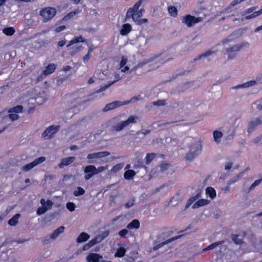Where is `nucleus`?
Instances as JSON below:
<instances>
[{
    "label": "nucleus",
    "mask_w": 262,
    "mask_h": 262,
    "mask_svg": "<svg viewBox=\"0 0 262 262\" xmlns=\"http://www.w3.org/2000/svg\"><path fill=\"white\" fill-rule=\"evenodd\" d=\"M56 14V9L52 7H46L40 11V15L43 18L44 22H47L54 17Z\"/></svg>",
    "instance_id": "20e7f679"
},
{
    "label": "nucleus",
    "mask_w": 262,
    "mask_h": 262,
    "mask_svg": "<svg viewBox=\"0 0 262 262\" xmlns=\"http://www.w3.org/2000/svg\"><path fill=\"white\" fill-rule=\"evenodd\" d=\"M89 238L90 235L88 233L85 232H82L77 238L76 242L78 243H81L87 241Z\"/></svg>",
    "instance_id": "aec40b11"
},
{
    "label": "nucleus",
    "mask_w": 262,
    "mask_h": 262,
    "mask_svg": "<svg viewBox=\"0 0 262 262\" xmlns=\"http://www.w3.org/2000/svg\"><path fill=\"white\" fill-rule=\"evenodd\" d=\"M262 123V120L260 118L255 119L254 121H251L248 123L247 132L248 133L252 132L256 127Z\"/></svg>",
    "instance_id": "f8f14e48"
},
{
    "label": "nucleus",
    "mask_w": 262,
    "mask_h": 262,
    "mask_svg": "<svg viewBox=\"0 0 262 262\" xmlns=\"http://www.w3.org/2000/svg\"><path fill=\"white\" fill-rule=\"evenodd\" d=\"M256 83V82L255 80H250L248 82H247L246 83H244L242 84H239L238 85L235 86L234 87V89H239V88H248L250 86H252L255 85Z\"/></svg>",
    "instance_id": "5701e85b"
},
{
    "label": "nucleus",
    "mask_w": 262,
    "mask_h": 262,
    "mask_svg": "<svg viewBox=\"0 0 262 262\" xmlns=\"http://www.w3.org/2000/svg\"><path fill=\"white\" fill-rule=\"evenodd\" d=\"M223 133L221 132L218 130H215L213 132V136L214 141L219 143L221 142V138L223 137Z\"/></svg>",
    "instance_id": "cd10ccee"
},
{
    "label": "nucleus",
    "mask_w": 262,
    "mask_h": 262,
    "mask_svg": "<svg viewBox=\"0 0 262 262\" xmlns=\"http://www.w3.org/2000/svg\"><path fill=\"white\" fill-rule=\"evenodd\" d=\"M136 174V173L134 170L129 169L125 171L124 178L125 180H129L133 179Z\"/></svg>",
    "instance_id": "a878e982"
},
{
    "label": "nucleus",
    "mask_w": 262,
    "mask_h": 262,
    "mask_svg": "<svg viewBox=\"0 0 262 262\" xmlns=\"http://www.w3.org/2000/svg\"><path fill=\"white\" fill-rule=\"evenodd\" d=\"M156 154L155 153H148L145 157V161L146 164H149L155 158Z\"/></svg>",
    "instance_id": "e433bc0d"
},
{
    "label": "nucleus",
    "mask_w": 262,
    "mask_h": 262,
    "mask_svg": "<svg viewBox=\"0 0 262 262\" xmlns=\"http://www.w3.org/2000/svg\"><path fill=\"white\" fill-rule=\"evenodd\" d=\"M93 50L92 48H89L88 53L83 56V61L84 63H86L89 60Z\"/></svg>",
    "instance_id": "37998d69"
},
{
    "label": "nucleus",
    "mask_w": 262,
    "mask_h": 262,
    "mask_svg": "<svg viewBox=\"0 0 262 262\" xmlns=\"http://www.w3.org/2000/svg\"><path fill=\"white\" fill-rule=\"evenodd\" d=\"M34 167H35V166L34 165L33 162H32L30 163L24 165L22 167V170L25 171H27L31 170Z\"/></svg>",
    "instance_id": "a18cd8bd"
},
{
    "label": "nucleus",
    "mask_w": 262,
    "mask_h": 262,
    "mask_svg": "<svg viewBox=\"0 0 262 262\" xmlns=\"http://www.w3.org/2000/svg\"><path fill=\"white\" fill-rule=\"evenodd\" d=\"M132 31V26L128 23L122 25V27L120 30V34L122 36L127 35L129 32Z\"/></svg>",
    "instance_id": "2eb2a0df"
},
{
    "label": "nucleus",
    "mask_w": 262,
    "mask_h": 262,
    "mask_svg": "<svg viewBox=\"0 0 262 262\" xmlns=\"http://www.w3.org/2000/svg\"><path fill=\"white\" fill-rule=\"evenodd\" d=\"M262 14V8L257 11H255L253 13L246 16V19H249L252 18H255L260 15Z\"/></svg>",
    "instance_id": "58836bf2"
},
{
    "label": "nucleus",
    "mask_w": 262,
    "mask_h": 262,
    "mask_svg": "<svg viewBox=\"0 0 262 262\" xmlns=\"http://www.w3.org/2000/svg\"><path fill=\"white\" fill-rule=\"evenodd\" d=\"M136 117L134 116H130L126 120L122 121L114 126V130L120 132L127 126L130 123H136Z\"/></svg>",
    "instance_id": "6e6552de"
},
{
    "label": "nucleus",
    "mask_w": 262,
    "mask_h": 262,
    "mask_svg": "<svg viewBox=\"0 0 262 262\" xmlns=\"http://www.w3.org/2000/svg\"><path fill=\"white\" fill-rule=\"evenodd\" d=\"M206 194L208 195L211 199H214L216 196V191L215 189L211 187H207L206 189Z\"/></svg>",
    "instance_id": "c85d7f7f"
},
{
    "label": "nucleus",
    "mask_w": 262,
    "mask_h": 262,
    "mask_svg": "<svg viewBox=\"0 0 262 262\" xmlns=\"http://www.w3.org/2000/svg\"><path fill=\"white\" fill-rule=\"evenodd\" d=\"M170 164L167 163H162L160 165L161 169L162 171H165L169 167Z\"/></svg>",
    "instance_id": "603ef678"
},
{
    "label": "nucleus",
    "mask_w": 262,
    "mask_h": 262,
    "mask_svg": "<svg viewBox=\"0 0 262 262\" xmlns=\"http://www.w3.org/2000/svg\"><path fill=\"white\" fill-rule=\"evenodd\" d=\"M91 247H92L90 246V245H89V243H88L87 244H86L85 245H84L83 246L82 250H84V251H86V250H88V249H89Z\"/></svg>",
    "instance_id": "338daca9"
},
{
    "label": "nucleus",
    "mask_w": 262,
    "mask_h": 262,
    "mask_svg": "<svg viewBox=\"0 0 262 262\" xmlns=\"http://www.w3.org/2000/svg\"><path fill=\"white\" fill-rule=\"evenodd\" d=\"M127 62V59L124 57H122L119 64L120 68H123L126 64Z\"/></svg>",
    "instance_id": "4d7b16f0"
},
{
    "label": "nucleus",
    "mask_w": 262,
    "mask_h": 262,
    "mask_svg": "<svg viewBox=\"0 0 262 262\" xmlns=\"http://www.w3.org/2000/svg\"><path fill=\"white\" fill-rule=\"evenodd\" d=\"M101 241V239H100L99 237H96L91 241H90L88 243H89V245H90V246L93 247L95 245L99 243Z\"/></svg>",
    "instance_id": "c03bdc74"
},
{
    "label": "nucleus",
    "mask_w": 262,
    "mask_h": 262,
    "mask_svg": "<svg viewBox=\"0 0 262 262\" xmlns=\"http://www.w3.org/2000/svg\"><path fill=\"white\" fill-rule=\"evenodd\" d=\"M232 166V163L231 162L228 163L225 166V169L227 170H230Z\"/></svg>",
    "instance_id": "69168bd1"
},
{
    "label": "nucleus",
    "mask_w": 262,
    "mask_h": 262,
    "mask_svg": "<svg viewBox=\"0 0 262 262\" xmlns=\"http://www.w3.org/2000/svg\"><path fill=\"white\" fill-rule=\"evenodd\" d=\"M23 110V107L21 105H18L13 107H12L9 109L8 112L9 113H14L16 114L21 113Z\"/></svg>",
    "instance_id": "72a5a7b5"
},
{
    "label": "nucleus",
    "mask_w": 262,
    "mask_h": 262,
    "mask_svg": "<svg viewBox=\"0 0 262 262\" xmlns=\"http://www.w3.org/2000/svg\"><path fill=\"white\" fill-rule=\"evenodd\" d=\"M182 235H178V236H176L174 237H171V238H170L168 239H166L165 237L167 236L165 233H163L161 234L158 238V239L159 240V242H160L161 241V239H162V241L159 244L153 247V250L154 251L157 250L163 246L164 245L167 244L168 243H170L177 239L181 238L182 237Z\"/></svg>",
    "instance_id": "7ed1b4c3"
},
{
    "label": "nucleus",
    "mask_w": 262,
    "mask_h": 262,
    "mask_svg": "<svg viewBox=\"0 0 262 262\" xmlns=\"http://www.w3.org/2000/svg\"><path fill=\"white\" fill-rule=\"evenodd\" d=\"M96 170V167L94 165H88L85 167L84 171V173H94V175H95V174H96V173H95Z\"/></svg>",
    "instance_id": "2f4dec72"
},
{
    "label": "nucleus",
    "mask_w": 262,
    "mask_h": 262,
    "mask_svg": "<svg viewBox=\"0 0 262 262\" xmlns=\"http://www.w3.org/2000/svg\"><path fill=\"white\" fill-rule=\"evenodd\" d=\"M86 40L83 38L81 35H79L78 36L74 37L70 41L68 45H67V47L68 48L72 46V45L78 43L79 42H85Z\"/></svg>",
    "instance_id": "6ab92c4d"
},
{
    "label": "nucleus",
    "mask_w": 262,
    "mask_h": 262,
    "mask_svg": "<svg viewBox=\"0 0 262 262\" xmlns=\"http://www.w3.org/2000/svg\"><path fill=\"white\" fill-rule=\"evenodd\" d=\"M46 160V158L44 157H40L38 158L35 159L32 162L34 165L35 166L38 164L42 163Z\"/></svg>",
    "instance_id": "de8ad7c7"
},
{
    "label": "nucleus",
    "mask_w": 262,
    "mask_h": 262,
    "mask_svg": "<svg viewBox=\"0 0 262 262\" xmlns=\"http://www.w3.org/2000/svg\"><path fill=\"white\" fill-rule=\"evenodd\" d=\"M165 103L166 101L165 100H159L153 102L154 105L157 106H163L165 105Z\"/></svg>",
    "instance_id": "864d4df0"
},
{
    "label": "nucleus",
    "mask_w": 262,
    "mask_h": 262,
    "mask_svg": "<svg viewBox=\"0 0 262 262\" xmlns=\"http://www.w3.org/2000/svg\"><path fill=\"white\" fill-rule=\"evenodd\" d=\"M59 125H52L47 127L42 133V137L45 139H51L53 135L57 133L60 129Z\"/></svg>",
    "instance_id": "39448f33"
},
{
    "label": "nucleus",
    "mask_w": 262,
    "mask_h": 262,
    "mask_svg": "<svg viewBox=\"0 0 262 262\" xmlns=\"http://www.w3.org/2000/svg\"><path fill=\"white\" fill-rule=\"evenodd\" d=\"M232 239L236 245H242L243 243V239L238 238V235L233 234L231 235Z\"/></svg>",
    "instance_id": "4c0bfd02"
},
{
    "label": "nucleus",
    "mask_w": 262,
    "mask_h": 262,
    "mask_svg": "<svg viewBox=\"0 0 262 262\" xmlns=\"http://www.w3.org/2000/svg\"><path fill=\"white\" fill-rule=\"evenodd\" d=\"M40 203L42 206L38 208L36 210V214L38 215L44 214L48 209L52 208L53 205L52 201L50 200L46 201L44 199H41Z\"/></svg>",
    "instance_id": "0eeeda50"
},
{
    "label": "nucleus",
    "mask_w": 262,
    "mask_h": 262,
    "mask_svg": "<svg viewBox=\"0 0 262 262\" xmlns=\"http://www.w3.org/2000/svg\"><path fill=\"white\" fill-rule=\"evenodd\" d=\"M140 228V222L139 220L135 219L130 222L126 226L128 230L138 229Z\"/></svg>",
    "instance_id": "f3484780"
},
{
    "label": "nucleus",
    "mask_w": 262,
    "mask_h": 262,
    "mask_svg": "<svg viewBox=\"0 0 262 262\" xmlns=\"http://www.w3.org/2000/svg\"><path fill=\"white\" fill-rule=\"evenodd\" d=\"M107 166L104 167V166H100L99 167H98L97 168H96V174H98L99 173H100L102 171H103L104 170H105L106 168H107Z\"/></svg>",
    "instance_id": "13d9d810"
},
{
    "label": "nucleus",
    "mask_w": 262,
    "mask_h": 262,
    "mask_svg": "<svg viewBox=\"0 0 262 262\" xmlns=\"http://www.w3.org/2000/svg\"><path fill=\"white\" fill-rule=\"evenodd\" d=\"M66 43V41L65 40H60L58 42V46L59 47H62L65 45Z\"/></svg>",
    "instance_id": "774afa93"
},
{
    "label": "nucleus",
    "mask_w": 262,
    "mask_h": 262,
    "mask_svg": "<svg viewBox=\"0 0 262 262\" xmlns=\"http://www.w3.org/2000/svg\"><path fill=\"white\" fill-rule=\"evenodd\" d=\"M67 209L71 212L73 211L75 209V205L73 202H69L66 205Z\"/></svg>",
    "instance_id": "09e8293b"
},
{
    "label": "nucleus",
    "mask_w": 262,
    "mask_h": 262,
    "mask_svg": "<svg viewBox=\"0 0 262 262\" xmlns=\"http://www.w3.org/2000/svg\"><path fill=\"white\" fill-rule=\"evenodd\" d=\"M3 32L7 36H12L15 33V29L11 27H7L3 30Z\"/></svg>",
    "instance_id": "f704fd0d"
},
{
    "label": "nucleus",
    "mask_w": 262,
    "mask_h": 262,
    "mask_svg": "<svg viewBox=\"0 0 262 262\" xmlns=\"http://www.w3.org/2000/svg\"><path fill=\"white\" fill-rule=\"evenodd\" d=\"M134 204V201H129L127 203H126L124 204V206L126 208H129L131 207H132Z\"/></svg>",
    "instance_id": "680f3d73"
},
{
    "label": "nucleus",
    "mask_w": 262,
    "mask_h": 262,
    "mask_svg": "<svg viewBox=\"0 0 262 262\" xmlns=\"http://www.w3.org/2000/svg\"><path fill=\"white\" fill-rule=\"evenodd\" d=\"M97 159H100L107 157L110 155V152L107 151H103L96 152Z\"/></svg>",
    "instance_id": "79ce46f5"
},
{
    "label": "nucleus",
    "mask_w": 262,
    "mask_h": 262,
    "mask_svg": "<svg viewBox=\"0 0 262 262\" xmlns=\"http://www.w3.org/2000/svg\"><path fill=\"white\" fill-rule=\"evenodd\" d=\"M241 46L239 45H235L226 50V52L228 55V59H232L236 56V52L239 51L241 49Z\"/></svg>",
    "instance_id": "9b49d317"
},
{
    "label": "nucleus",
    "mask_w": 262,
    "mask_h": 262,
    "mask_svg": "<svg viewBox=\"0 0 262 262\" xmlns=\"http://www.w3.org/2000/svg\"><path fill=\"white\" fill-rule=\"evenodd\" d=\"M102 256L98 253H90L86 257L88 262H99Z\"/></svg>",
    "instance_id": "ddd939ff"
},
{
    "label": "nucleus",
    "mask_w": 262,
    "mask_h": 262,
    "mask_svg": "<svg viewBox=\"0 0 262 262\" xmlns=\"http://www.w3.org/2000/svg\"><path fill=\"white\" fill-rule=\"evenodd\" d=\"M215 53V52H214V51H212L211 50H208L207 51H206L204 53L202 54L196 56L195 57V58L194 59V60L196 61V60L201 59L203 57H207Z\"/></svg>",
    "instance_id": "7c9ffc66"
},
{
    "label": "nucleus",
    "mask_w": 262,
    "mask_h": 262,
    "mask_svg": "<svg viewBox=\"0 0 262 262\" xmlns=\"http://www.w3.org/2000/svg\"><path fill=\"white\" fill-rule=\"evenodd\" d=\"M224 243V241H219V242H214V243L211 244V245L208 246L206 248H204L202 250V252H206L207 251H208V250H212V249L216 248L217 246L223 244Z\"/></svg>",
    "instance_id": "412c9836"
},
{
    "label": "nucleus",
    "mask_w": 262,
    "mask_h": 262,
    "mask_svg": "<svg viewBox=\"0 0 262 262\" xmlns=\"http://www.w3.org/2000/svg\"><path fill=\"white\" fill-rule=\"evenodd\" d=\"M202 18L200 17H196L190 14H187L182 19V23L188 27H191L196 23L202 21Z\"/></svg>",
    "instance_id": "423d86ee"
},
{
    "label": "nucleus",
    "mask_w": 262,
    "mask_h": 262,
    "mask_svg": "<svg viewBox=\"0 0 262 262\" xmlns=\"http://www.w3.org/2000/svg\"><path fill=\"white\" fill-rule=\"evenodd\" d=\"M145 167L144 165V163L142 160H138L134 164V168H142Z\"/></svg>",
    "instance_id": "8fccbe9b"
},
{
    "label": "nucleus",
    "mask_w": 262,
    "mask_h": 262,
    "mask_svg": "<svg viewBox=\"0 0 262 262\" xmlns=\"http://www.w3.org/2000/svg\"><path fill=\"white\" fill-rule=\"evenodd\" d=\"M20 217V214L17 213L8 221V224L11 226H15L18 222V219Z\"/></svg>",
    "instance_id": "4be33fe9"
},
{
    "label": "nucleus",
    "mask_w": 262,
    "mask_h": 262,
    "mask_svg": "<svg viewBox=\"0 0 262 262\" xmlns=\"http://www.w3.org/2000/svg\"><path fill=\"white\" fill-rule=\"evenodd\" d=\"M202 150V145L199 142H196L190 146V150L185 157L186 160L191 161L197 156Z\"/></svg>",
    "instance_id": "f03ea898"
},
{
    "label": "nucleus",
    "mask_w": 262,
    "mask_h": 262,
    "mask_svg": "<svg viewBox=\"0 0 262 262\" xmlns=\"http://www.w3.org/2000/svg\"><path fill=\"white\" fill-rule=\"evenodd\" d=\"M123 167V164L122 163H118L115 165L111 169L112 172L116 173L120 171Z\"/></svg>",
    "instance_id": "a19ab883"
},
{
    "label": "nucleus",
    "mask_w": 262,
    "mask_h": 262,
    "mask_svg": "<svg viewBox=\"0 0 262 262\" xmlns=\"http://www.w3.org/2000/svg\"><path fill=\"white\" fill-rule=\"evenodd\" d=\"M23 110V107L21 105H18L13 107H12L9 109L8 112L9 113H14L16 114L21 113Z\"/></svg>",
    "instance_id": "473e14b6"
},
{
    "label": "nucleus",
    "mask_w": 262,
    "mask_h": 262,
    "mask_svg": "<svg viewBox=\"0 0 262 262\" xmlns=\"http://www.w3.org/2000/svg\"><path fill=\"white\" fill-rule=\"evenodd\" d=\"M87 159H97L96 152L88 154L87 156Z\"/></svg>",
    "instance_id": "052dcab7"
},
{
    "label": "nucleus",
    "mask_w": 262,
    "mask_h": 262,
    "mask_svg": "<svg viewBox=\"0 0 262 262\" xmlns=\"http://www.w3.org/2000/svg\"><path fill=\"white\" fill-rule=\"evenodd\" d=\"M244 0H233L230 4V7H234L235 5L240 4Z\"/></svg>",
    "instance_id": "bf43d9fd"
},
{
    "label": "nucleus",
    "mask_w": 262,
    "mask_h": 262,
    "mask_svg": "<svg viewBox=\"0 0 262 262\" xmlns=\"http://www.w3.org/2000/svg\"><path fill=\"white\" fill-rule=\"evenodd\" d=\"M201 196L200 193H197L195 195L191 196L187 201L185 208H188L195 201Z\"/></svg>",
    "instance_id": "393cba45"
},
{
    "label": "nucleus",
    "mask_w": 262,
    "mask_h": 262,
    "mask_svg": "<svg viewBox=\"0 0 262 262\" xmlns=\"http://www.w3.org/2000/svg\"><path fill=\"white\" fill-rule=\"evenodd\" d=\"M168 10L171 16L175 17L178 15V10L174 6L168 7Z\"/></svg>",
    "instance_id": "c9c22d12"
},
{
    "label": "nucleus",
    "mask_w": 262,
    "mask_h": 262,
    "mask_svg": "<svg viewBox=\"0 0 262 262\" xmlns=\"http://www.w3.org/2000/svg\"><path fill=\"white\" fill-rule=\"evenodd\" d=\"M128 233V230L127 229H124L120 230L118 232V235L121 237L126 238H127V234Z\"/></svg>",
    "instance_id": "49530a36"
},
{
    "label": "nucleus",
    "mask_w": 262,
    "mask_h": 262,
    "mask_svg": "<svg viewBox=\"0 0 262 262\" xmlns=\"http://www.w3.org/2000/svg\"><path fill=\"white\" fill-rule=\"evenodd\" d=\"M126 251V250L125 248L120 247L117 250L114 256L116 257H122L125 255Z\"/></svg>",
    "instance_id": "c756f323"
},
{
    "label": "nucleus",
    "mask_w": 262,
    "mask_h": 262,
    "mask_svg": "<svg viewBox=\"0 0 262 262\" xmlns=\"http://www.w3.org/2000/svg\"><path fill=\"white\" fill-rule=\"evenodd\" d=\"M209 203V201L206 199H199L192 206L193 209L198 208L200 207L205 206Z\"/></svg>",
    "instance_id": "a211bd4d"
},
{
    "label": "nucleus",
    "mask_w": 262,
    "mask_h": 262,
    "mask_svg": "<svg viewBox=\"0 0 262 262\" xmlns=\"http://www.w3.org/2000/svg\"><path fill=\"white\" fill-rule=\"evenodd\" d=\"M56 69V65L54 63H49L42 72V75L47 76L54 72Z\"/></svg>",
    "instance_id": "dca6fc26"
},
{
    "label": "nucleus",
    "mask_w": 262,
    "mask_h": 262,
    "mask_svg": "<svg viewBox=\"0 0 262 262\" xmlns=\"http://www.w3.org/2000/svg\"><path fill=\"white\" fill-rule=\"evenodd\" d=\"M115 81H112L110 83L105 85L104 86L101 87L97 91V93H99L104 91L106 89L110 86L112 84H113Z\"/></svg>",
    "instance_id": "6e6d98bb"
},
{
    "label": "nucleus",
    "mask_w": 262,
    "mask_h": 262,
    "mask_svg": "<svg viewBox=\"0 0 262 262\" xmlns=\"http://www.w3.org/2000/svg\"><path fill=\"white\" fill-rule=\"evenodd\" d=\"M127 104L125 102H122L120 101L116 100L111 103L107 104L103 108V111L104 112H107L110 110H114L122 105Z\"/></svg>",
    "instance_id": "9d476101"
},
{
    "label": "nucleus",
    "mask_w": 262,
    "mask_h": 262,
    "mask_svg": "<svg viewBox=\"0 0 262 262\" xmlns=\"http://www.w3.org/2000/svg\"><path fill=\"white\" fill-rule=\"evenodd\" d=\"M9 118L12 120V121H15L17 120L19 118V116L16 113H9Z\"/></svg>",
    "instance_id": "3c124183"
},
{
    "label": "nucleus",
    "mask_w": 262,
    "mask_h": 262,
    "mask_svg": "<svg viewBox=\"0 0 262 262\" xmlns=\"http://www.w3.org/2000/svg\"><path fill=\"white\" fill-rule=\"evenodd\" d=\"M81 11V10L78 9H74L73 11L69 12L68 14L66 15L63 17V19L65 20H67L73 17L75 15L79 13Z\"/></svg>",
    "instance_id": "bb28decb"
},
{
    "label": "nucleus",
    "mask_w": 262,
    "mask_h": 262,
    "mask_svg": "<svg viewBox=\"0 0 262 262\" xmlns=\"http://www.w3.org/2000/svg\"><path fill=\"white\" fill-rule=\"evenodd\" d=\"M262 181L261 179H259L258 180H255L253 183L251 185L250 189H252L257 185H258Z\"/></svg>",
    "instance_id": "5fc2aeb1"
},
{
    "label": "nucleus",
    "mask_w": 262,
    "mask_h": 262,
    "mask_svg": "<svg viewBox=\"0 0 262 262\" xmlns=\"http://www.w3.org/2000/svg\"><path fill=\"white\" fill-rule=\"evenodd\" d=\"M65 227L61 226L55 230L51 235V238L53 239L56 238L60 234L64 232Z\"/></svg>",
    "instance_id": "b1692460"
},
{
    "label": "nucleus",
    "mask_w": 262,
    "mask_h": 262,
    "mask_svg": "<svg viewBox=\"0 0 262 262\" xmlns=\"http://www.w3.org/2000/svg\"><path fill=\"white\" fill-rule=\"evenodd\" d=\"M71 97V101L69 104L70 109L78 107L81 104L83 103L85 101H82L81 98L78 96L77 93H74L70 95Z\"/></svg>",
    "instance_id": "1a4fd4ad"
},
{
    "label": "nucleus",
    "mask_w": 262,
    "mask_h": 262,
    "mask_svg": "<svg viewBox=\"0 0 262 262\" xmlns=\"http://www.w3.org/2000/svg\"><path fill=\"white\" fill-rule=\"evenodd\" d=\"M75 160V158L74 157H69L68 158H62L60 163L58 164V166L59 168H62L64 166H67L72 163Z\"/></svg>",
    "instance_id": "4468645a"
},
{
    "label": "nucleus",
    "mask_w": 262,
    "mask_h": 262,
    "mask_svg": "<svg viewBox=\"0 0 262 262\" xmlns=\"http://www.w3.org/2000/svg\"><path fill=\"white\" fill-rule=\"evenodd\" d=\"M66 29V26L64 25L60 26L56 28V31L57 32H60Z\"/></svg>",
    "instance_id": "e2e57ef3"
},
{
    "label": "nucleus",
    "mask_w": 262,
    "mask_h": 262,
    "mask_svg": "<svg viewBox=\"0 0 262 262\" xmlns=\"http://www.w3.org/2000/svg\"><path fill=\"white\" fill-rule=\"evenodd\" d=\"M84 193L85 190L83 188L81 187H78L77 189L74 191L73 194L75 196H78L84 194Z\"/></svg>",
    "instance_id": "ea45409f"
},
{
    "label": "nucleus",
    "mask_w": 262,
    "mask_h": 262,
    "mask_svg": "<svg viewBox=\"0 0 262 262\" xmlns=\"http://www.w3.org/2000/svg\"><path fill=\"white\" fill-rule=\"evenodd\" d=\"M142 2V0H138L134 5L133 7L129 8L127 10L125 18L123 20L124 23L127 21L130 18H132L137 25H141L148 21L147 18L140 19L144 12L143 9L139 10V7Z\"/></svg>",
    "instance_id": "f257e3e1"
},
{
    "label": "nucleus",
    "mask_w": 262,
    "mask_h": 262,
    "mask_svg": "<svg viewBox=\"0 0 262 262\" xmlns=\"http://www.w3.org/2000/svg\"><path fill=\"white\" fill-rule=\"evenodd\" d=\"M257 7H253L248 8L247 10H246V12L247 13H252L254 10L256 9Z\"/></svg>",
    "instance_id": "0e129e2a"
}]
</instances>
